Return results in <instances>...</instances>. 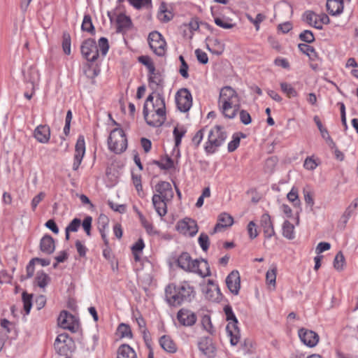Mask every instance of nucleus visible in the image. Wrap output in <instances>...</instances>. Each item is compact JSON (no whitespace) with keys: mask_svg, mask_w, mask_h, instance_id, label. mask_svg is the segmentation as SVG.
<instances>
[{"mask_svg":"<svg viewBox=\"0 0 358 358\" xmlns=\"http://www.w3.org/2000/svg\"><path fill=\"white\" fill-rule=\"evenodd\" d=\"M154 97L150 94L143 106V117L146 123L155 127L162 126L166 121V106L164 98L158 94L155 101Z\"/></svg>","mask_w":358,"mask_h":358,"instance_id":"f257e3e1","label":"nucleus"},{"mask_svg":"<svg viewBox=\"0 0 358 358\" xmlns=\"http://www.w3.org/2000/svg\"><path fill=\"white\" fill-rule=\"evenodd\" d=\"M196 295L192 282L184 280L178 285L169 284L165 289V296L170 306H177L185 302L192 301Z\"/></svg>","mask_w":358,"mask_h":358,"instance_id":"f03ea898","label":"nucleus"},{"mask_svg":"<svg viewBox=\"0 0 358 358\" xmlns=\"http://www.w3.org/2000/svg\"><path fill=\"white\" fill-rule=\"evenodd\" d=\"M218 106L225 117L234 118L241 107L240 98L235 90L230 86L222 87L220 92Z\"/></svg>","mask_w":358,"mask_h":358,"instance_id":"7ed1b4c3","label":"nucleus"},{"mask_svg":"<svg viewBox=\"0 0 358 358\" xmlns=\"http://www.w3.org/2000/svg\"><path fill=\"white\" fill-rule=\"evenodd\" d=\"M155 193L152 196V204L160 217L167 213V204L173 198L174 193L170 182L159 181L155 186Z\"/></svg>","mask_w":358,"mask_h":358,"instance_id":"20e7f679","label":"nucleus"},{"mask_svg":"<svg viewBox=\"0 0 358 358\" xmlns=\"http://www.w3.org/2000/svg\"><path fill=\"white\" fill-rule=\"evenodd\" d=\"M180 268L185 271L198 274L202 278L210 275V269L208 262L203 259H192L187 252L182 253L177 260Z\"/></svg>","mask_w":358,"mask_h":358,"instance_id":"39448f33","label":"nucleus"},{"mask_svg":"<svg viewBox=\"0 0 358 358\" xmlns=\"http://www.w3.org/2000/svg\"><path fill=\"white\" fill-rule=\"evenodd\" d=\"M227 137L224 127L217 125L208 130V138L204 146L205 151L208 154L214 153L225 141Z\"/></svg>","mask_w":358,"mask_h":358,"instance_id":"423d86ee","label":"nucleus"},{"mask_svg":"<svg viewBox=\"0 0 358 358\" xmlns=\"http://www.w3.org/2000/svg\"><path fill=\"white\" fill-rule=\"evenodd\" d=\"M228 324L226 327L227 336L229 338L231 345H236L241 339L240 330L238 327V320L230 306L224 308Z\"/></svg>","mask_w":358,"mask_h":358,"instance_id":"0eeeda50","label":"nucleus"},{"mask_svg":"<svg viewBox=\"0 0 358 358\" xmlns=\"http://www.w3.org/2000/svg\"><path fill=\"white\" fill-rule=\"evenodd\" d=\"M108 147L116 154H120L127 148V139L121 128H115L111 131L108 139Z\"/></svg>","mask_w":358,"mask_h":358,"instance_id":"6e6552de","label":"nucleus"},{"mask_svg":"<svg viewBox=\"0 0 358 358\" xmlns=\"http://www.w3.org/2000/svg\"><path fill=\"white\" fill-rule=\"evenodd\" d=\"M54 348L60 356H67L75 348L73 340L66 333L59 334L54 343Z\"/></svg>","mask_w":358,"mask_h":358,"instance_id":"1a4fd4ad","label":"nucleus"},{"mask_svg":"<svg viewBox=\"0 0 358 358\" xmlns=\"http://www.w3.org/2000/svg\"><path fill=\"white\" fill-rule=\"evenodd\" d=\"M58 325L64 329L76 332L79 327L78 319L66 310H62L57 319Z\"/></svg>","mask_w":358,"mask_h":358,"instance_id":"9d476101","label":"nucleus"},{"mask_svg":"<svg viewBox=\"0 0 358 358\" xmlns=\"http://www.w3.org/2000/svg\"><path fill=\"white\" fill-rule=\"evenodd\" d=\"M148 43L150 48L157 55L162 57L165 55L166 43L161 34L157 31L150 33Z\"/></svg>","mask_w":358,"mask_h":358,"instance_id":"9b49d317","label":"nucleus"},{"mask_svg":"<svg viewBox=\"0 0 358 358\" xmlns=\"http://www.w3.org/2000/svg\"><path fill=\"white\" fill-rule=\"evenodd\" d=\"M81 53L88 62H95L99 57V49L94 39L85 40L80 47Z\"/></svg>","mask_w":358,"mask_h":358,"instance_id":"f8f14e48","label":"nucleus"},{"mask_svg":"<svg viewBox=\"0 0 358 358\" xmlns=\"http://www.w3.org/2000/svg\"><path fill=\"white\" fill-rule=\"evenodd\" d=\"M176 101L178 110L181 112H187L192 105V97L190 92L186 88L178 91Z\"/></svg>","mask_w":358,"mask_h":358,"instance_id":"ddd939ff","label":"nucleus"},{"mask_svg":"<svg viewBox=\"0 0 358 358\" xmlns=\"http://www.w3.org/2000/svg\"><path fill=\"white\" fill-rule=\"evenodd\" d=\"M298 335L301 341L309 348L316 346L320 341V336L316 332L306 328L299 329Z\"/></svg>","mask_w":358,"mask_h":358,"instance_id":"4468645a","label":"nucleus"},{"mask_svg":"<svg viewBox=\"0 0 358 358\" xmlns=\"http://www.w3.org/2000/svg\"><path fill=\"white\" fill-rule=\"evenodd\" d=\"M176 229L180 233L189 236H193L198 232L196 221L187 217L179 221L177 223Z\"/></svg>","mask_w":358,"mask_h":358,"instance_id":"2eb2a0df","label":"nucleus"},{"mask_svg":"<svg viewBox=\"0 0 358 358\" xmlns=\"http://www.w3.org/2000/svg\"><path fill=\"white\" fill-rule=\"evenodd\" d=\"M228 289L234 295H238L241 289V276L237 270L232 271L226 278Z\"/></svg>","mask_w":358,"mask_h":358,"instance_id":"dca6fc26","label":"nucleus"},{"mask_svg":"<svg viewBox=\"0 0 358 358\" xmlns=\"http://www.w3.org/2000/svg\"><path fill=\"white\" fill-rule=\"evenodd\" d=\"M85 152V145L84 137L80 136L78 137L76 147L74 162L73 164V169L77 171L82 162L83 158Z\"/></svg>","mask_w":358,"mask_h":358,"instance_id":"f3484780","label":"nucleus"},{"mask_svg":"<svg viewBox=\"0 0 358 358\" xmlns=\"http://www.w3.org/2000/svg\"><path fill=\"white\" fill-rule=\"evenodd\" d=\"M199 350L209 358L216 355V348L213 341L209 338H202L198 343Z\"/></svg>","mask_w":358,"mask_h":358,"instance_id":"a211bd4d","label":"nucleus"},{"mask_svg":"<svg viewBox=\"0 0 358 358\" xmlns=\"http://www.w3.org/2000/svg\"><path fill=\"white\" fill-rule=\"evenodd\" d=\"M234 223V218L227 213H221L217 218V223L215 224L212 234L222 231L231 227Z\"/></svg>","mask_w":358,"mask_h":358,"instance_id":"6ab92c4d","label":"nucleus"},{"mask_svg":"<svg viewBox=\"0 0 358 358\" xmlns=\"http://www.w3.org/2000/svg\"><path fill=\"white\" fill-rule=\"evenodd\" d=\"M177 318L179 322L184 326H192L196 321V315L191 310L184 308L178 311Z\"/></svg>","mask_w":358,"mask_h":358,"instance_id":"aec40b11","label":"nucleus"},{"mask_svg":"<svg viewBox=\"0 0 358 358\" xmlns=\"http://www.w3.org/2000/svg\"><path fill=\"white\" fill-rule=\"evenodd\" d=\"M34 138L41 143H48L50 138V129L47 124L38 125L34 131Z\"/></svg>","mask_w":358,"mask_h":358,"instance_id":"412c9836","label":"nucleus"},{"mask_svg":"<svg viewBox=\"0 0 358 358\" xmlns=\"http://www.w3.org/2000/svg\"><path fill=\"white\" fill-rule=\"evenodd\" d=\"M117 31L119 33H124L130 29L132 22L129 17L124 14H120L117 17Z\"/></svg>","mask_w":358,"mask_h":358,"instance_id":"4be33fe9","label":"nucleus"},{"mask_svg":"<svg viewBox=\"0 0 358 358\" xmlns=\"http://www.w3.org/2000/svg\"><path fill=\"white\" fill-rule=\"evenodd\" d=\"M12 323L6 319L0 320V350L2 349L8 335L10 331Z\"/></svg>","mask_w":358,"mask_h":358,"instance_id":"5701e85b","label":"nucleus"},{"mask_svg":"<svg viewBox=\"0 0 358 358\" xmlns=\"http://www.w3.org/2000/svg\"><path fill=\"white\" fill-rule=\"evenodd\" d=\"M159 345L164 351L169 353H175L177 351V345L169 336H163L159 339Z\"/></svg>","mask_w":358,"mask_h":358,"instance_id":"b1692460","label":"nucleus"},{"mask_svg":"<svg viewBox=\"0 0 358 358\" xmlns=\"http://www.w3.org/2000/svg\"><path fill=\"white\" fill-rule=\"evenodd\" d=\"M326 6L329 14L339 15L343 10V0H327Z\"/></svg>","mask_w":358,"mask_h":358,"instance_id":"393cba45","label":"nucleus"},{"mask_svg":"<svg viewBox=\"0 0 358 358\" xmlns=\"http://www.w3.org/2000/svg\"><path fill=\"white\" fill-rule=\"evenodd\" d=\"M303 20L307 22L310 26H312L317 29H322V26L319 21V15L316 14L312 10H307L304 13Z\"/></svg>","mask_w":358,"mask_h":358,"instance_id":"a878e982","label":"nucleus"},{"mask_svg":"<svg viewBox=\"0 0 358 358\" xmlns=\"http://www.w3.org/2000/svg\"><path fill=\"white\" fill-rule=\"evenodd\" d=\"M260 222L266 236H272L274 234V229L270 215L267 213L263 214Z\"/></svg>","mask_w":358,"mask_h":358,"instance_id":"bb28decb","label":"nucleus"},{"mask_svg":"<svg viewBox=\"0 0 358 358\" xmlns=\"http://www.w3.org/2000/svg\"><path fill=\"white\" fill-rule=\"evenodd\" d=\"M117 358H137V355L131 347L122 344L117 349Z\"/></svg>","mask_w":358,"mask_h":358,"instance_id":"cd10ccee","label":"nucleus"},{"mask_svg":"<svg viewBox=\"0 0 358 358\" xmlns=\"http://www.w3.org/2000/svg\"><path fill=\"white\" fill-rule=\"evenodd\" d=\"M116 334L120 338L132 339L134 335L130 325L126 323H120L116 329Z\"/></svg>","mask_w":358,"mask_h":358,"instance_id":"c85d7f7f","label":"nucleus"},{"mask_svg":"<svg viewBox=\"0 0 358 358\" xmlns=\"http://www.w3.org/2000/svg\"><path fill=\"white\" fill-rule=\"evenodd\" d=\"M277 266L273 265L266 273V283L269 289L274 290L276 287Z\"/></svg>","mask_w":358,"mask_h":358,"instance_id":"c756f323","label":"nucleus"},{"mask_svg":"<svg viewBox=\"0 0 358 358\" xmlns=\"http://www.w3.org/2000/svg\"><path fill=\"white\" fill-rule=\"evenodd\" d=\"M144 248H131L132 255L135 262V266L137 267V264L139 266H143V263L148 262V257L143 255Z\"/></svg>","mask_w":358,"mask_h":358,"instance_id":"7c9ffc66","label":"nucleus"},{"mask_svg":"<svg viewBox=\"0 0 358 358\" xmlns=\"http://www.w3.org/2000/svg\"><path fill=\"white\" fill-rule=\"evenodd\" d=\"M152 163L162 170L175 169L173 160L168 155H166L161 161L154 160Z\"/></svg>","mask_w":358,"mask_h":358,"instance_id":"2f4dec72","label":"nucleus"},{"mask_svg":"<svg viewBox=\"0 0 358 358\" xmlns=\"http://www.w3.org/2000/svg\"><path fill=\"white\" fill-rule=\"evenodd\" d=\"M207 48L213 54L220 55L224 50V44L222 43L220 41L215 38L212 41L210 45L207 44Z\"/></svg>","mask_w":358,"mask_h":358,"instance_id":"473e14b6","label":"nucleus"},{"mask_svg":"<svg viewBox=\"0 0 358 358\" xmlns=\"http://www.w3.org/2000/svg\"><path fill=\"white\" fill-rule=\"evenodd\" d=\"M358 206V198H356L352 203L346 208L345 212L343 213L341 220L343 223V227L345 226L348 222L350 217L353 213L356 208Z\"/></svg>","mask_w":358,"mask_h":358,"instance_id":"72a5a7b5","label":"nucleus"},{"mask_svg":"<svg viewBox=\"0 0 358 358\" xmlns=\"http://www.w3.org/2000/svg\"><path fill=\"white\" fill-rule=\"evenodd\" d=\"M298 48L301 52L308 56L311 60H314L317 58V54L313 46L305 43H299L298 45Z\"/></svg>","mask_w":358,"mask_h":358,"instance_id":"f704fd0d","label":"nucleus"},{"mask_svg":"<svg viewBox=\"0 0 358 358\" xmlns=\"http://www.w3.org/2000/svg\"><path fill=\"white\" fill-rule=\"evenodd\" d=\"M24 78L27 82L31 83L32 90H34V82L38 78V71L35 68L31 66L27 73H24Z\"/></svg>","mask_w":358,"mask_h":358,"instance_id":"c9c22d12","label":"nucleus"},{"mask_svg":"<svg viewBox=\"0 0 358 358\" xmlns=\"http://www.w3.org/2000/svg\"><path fill=\"white\" fill-rule=\"evenodd\" d=\"M36 283L41 288H44L49 282V276L43 271H38L35 278Z\"/></svg>","mask_w":358,"mask_h":358,"instance_id":"e433bc0d","label":"nucleus"},{"mask_svg":"<svg viewBox=\"0 0 358 358\" xmlns=\"http://www.w3.org/2000/svg\"><path fill=\"white\" fill-rule=\"evenodd\" d=\"M206 134L208 135V129L206 127H203L196 131L192 139V142L195 148H198L199 146Z\"/></svg>","mask_w":358,"mask_h":358,"instance_id":"4c0bfd02","label":"nucleus"},{"mask_svg":"<svg viewBox=\"0 0 358 358\" xmlns=\"http://www.w3.org/2000/svg\"><path fill=\"white\" fill-rule=\"evenodd\" d=\"M294 227L291 222L287 220L285 221L282 225L283 236L288 239L294 238Z\"/></svg>","mask_w":358,"mask_h":358,"instance_id":"58836bf2","label":"nucleus"},{"mask_svg":"<svg viewBox=\"0 0 358 358\" xmlns=\"http://www.w3.org/2000/svg\"><path fill=\"white\" fill-rule=\"evenodd\" d=\"M201 325L208 333L213 334L215 333V329L212 324L210 317L209 315H204L201 318Z\"/></svg>","mask_w":358,"mask_h":358,"instance_id":"ea45409f","label":"nucleus"},{"mask_svg":"<svg viewBox=\"0 0 358 358\" xmlns=\"http://www.w3.org/2000/svg\"><path fill=\"white\" fill-rule=\"evenodd\" d=\"M81 29L84 31H87L92 34H94V27L92 22V18H91L90 15H85L84 16Z\"/></svg>","mask_w":358,"mask_h":358,"instance_id":"a19ab883","label":"nucleus"},{"mask_svg":"<svg viewBox=\"0 0 358 358\" xmlns=\"http://www.w3.org/2000/svg\"><path fill=\"white\" fill-rule=\"evenodd\" d=\"M62 48L66 55L71 54V36L67 31H64L62 35Z\"/></svg>","mask_w":358,"mask_h":358,"instance_id":"79ce46f5","label":"nucleus"},{"mask_svg":"<svg viewBox=\"0 0 358 358\" xmlns=\"http://www.w3.org/2000/svg\"><path fill=\"white\" fill-rule=\"evenodd\" d=\"M231 20L229 18L222 19L220 17H215V23L225 29H232L235 27V24L231 23Z\"/></svg>","mask_w":358,"mask_h":358,"instance_id":"37998d69","label":"nucleus"},{"mask_svg":"<svg viewBox=\"0 0 358 358\" xmlns=\"http://www.w3.org/2000/svg\"><path fill=\"white\" fill-rule=\"evenodd\" d=\"M287 199L293 203L295 207H299L301 201L299 199L298 190L295 187H292L291 191L287 195Z\"/></svg>","mask_w":358,"mask_h":358,"instance_id":"c03bdc74","label":"nucleus"},{"mask_svg":"<svg viewBox=\"0 0 358 358\" xmlns=\"http://www.w3.org/2000/svg\"><path fill=\"white\" fill-rule=\"evenodd\" d=\"M280 87L282 91L287 94L289 98L295 97L297 96V92L295 89L287 83H281Z\"/></svg>","mask_w":358,"mask_h":358,"instance_id":"a18cd8bd","label":"nucleus"},{"mask_svg":"<svg viewBox=\"0 0 358 358\" xmlns=\"http://www.w3.org/2000/svg\"><path fill=\"white\" fill-rule=\"evenodd\" d=\"M138 61L148 68L149 73H154V71H155V67L149 57L141 56L138 57Z\"/></svg>","mask_w":358,"mask_h":358,"instance_id":"49530a36","label":"nucleus"},{"mask_svg":"<svg viewBox=\"0 0 358 358\" xmlns=\"http://www.w3.org/2000/svg\"><path fill=\"white\" fill-rule=\"evenodd\" d=\"M330 248H316L315 253L317 255L315 258V266L314 269L315 271H317L320 267L321 266V260L323 257V256L320 255L322 252H324L325 250L329 249Z\"/></svg>","mask_w":358,"mask_h":358,"instance_id":"de8ad7c7","label":"nucleus"},{"mask_svg":"<svg viewBox=\"0 0 358 358\" xmlns=\"http://www.w3.org/2000/svg\"><path fill=\"white\" fill-rule=\"evenodd\" d=\"M299 38L301 41L307 43H311L315 41V36L313 32L310 30H304L299 34Z\"/></svg>","mask_w":358,"mask_h":358,"instance_id":"09e8293b","label":"nucleus"},{"mask_svg":"<svg viewBox=\"0 0 358 358\" xmlns=\"http://www.w3.org/2000/svg\"><path fill=\"white\" fill-rule=\"evenodd\" d=\"M345 265V258L341 252H339L335 257L334 266L337 270H342Z\"/></svg>","mask_w":358,"mask_h":358,"instance_id":"8fccbe9b","label":"nucleus"},{"mask_svg":"<svg viewBox=\"0 0 358 358\" xmlns=\"http://www.w3.org/2000/svg\"><path fill=\"white\" fill-rule=\"evenodd\" d=\"M186 132V130L183 128L179 129L178 127H175L173 130V135L175 137V146L178 147L181 143V139Z\"/></svg>","mask_w":358,"mask_h":358,"instance_id":"3c124183","label":"nucleus"},{"mask_svg":"<svg viewBox=\"0 0 358 358\" xmlns=\"http://www.w3.org/2000/svg\"><path fill=\"white\" fill-rule=\"evenodd\" d=\"M133 319L135 320L136 322L139 329L141 331H145L146 329V322L144 320V318L142 317L141 314L140 313H134L133 314Z\"/></svg>","mask_w":358,"mask_h":358,"instance_id":"603ef678","label":"nucleus"},{"mask_svg":"<svg viewBox=\"0 0 358 358\" xmlns=\"http://www.w3.org/2000/svg\"><path fill=\"white\" fill-rule=\"evenodd\" d=\"M240 136H238V134H235L233 136V140L230 141L228 144V151L231 152L236 150L240 144Z\"/></svg>","mask_w":358,"mask_h":358,"instance_id":"864d4df0","label":"nucleus"},{"mask_svg":"<svg viewBox=\"0 0 358 358\" xmlns=\"http://www.w3.org/2000/svg\"><path fill=\"white\" fill-rule=\"evenodd\" d=\"M92 217L87 216L85 217L83 222H81V225L87 236H90V231H91V228H92Z\"/></svg>","mask_w":358,"mask_h":358,"instance_id":"5fc2aeb1","label":"nucleus"},{"mask_svg":"<svg viewBox=\"0 0 358 358\" xmlns=\"http://www.w3.org/2000/svg\"><path fill=\"white\" fill-rule=\"evenodd\" d=\"M99 47L100 48L101 52L103 55H106L109 49V45L108 39L105 37H101L99 40Z\"/></svg>","mask_w":358,"mask_h":358,"instance_id":"6e6d98bb","label":"nucleus"},{"mask_svg":"<svg viewBox=\"0 0 358 358\" xmlns=\"http://www.w3.org/2000/svg\"><path fill=\"white\" fill-rule=\"evenodd\" d=\"M240 120L245 124L248 125L251 123L252 118L249 113L245 110H241L239 112Z\"/></svg>","mask_w":358,"mask_h":358,"instance_id":"4d7b16f0","label":"nucleus"},{"mask_svg":"<svg viewBox=\"0 0 358 358\" xmlns=\"http://www.w3.org/2000/svg\"><path fill=\"white\" fill-rule=\"evenodd\" d=\"M81 225V220L78 218H74L66 227L68 231L71 232H76L78 230L79 227Z\"/></svg>","mask_w":358,"mask_h":358,"instance_id":"13d9d810","label":"nucleus"},{"mask_svg":"<svg viewBox=\"0 0 358 358\" xmlns=\"http://www.w3.org/2000/svg\"><path fill=\"white\" fill-rule=\"evenodd\" d=\"M45 197V193L43 192H39L36 196H35L31 200V208L32 210L34 211L38 206V204Z\"/></svg>","mask_w":358,"mask_h":358,"instance_id":"bf43d9fd","label":"nucleus"},{"mask_svg":"<svg viewBox=\"0 0 358 358\" xmlns=\"http://www.w3.org/2000/svg\"><path fill=\"white\" fill-rule=\"evenodd\" d=\"M195 55L196 56L198 61L201 64H206L208 63V58L207 54L206 52H203L200 49H196L195 50Z\"/></svg>","mask_w":358,"mask_h":358,"instance_id":"052dcab7","label":"nucleus"},{"mask_svg":"<svg viewBox=\"0 0 358 358\" xmlns=\"http://www.w3.org/2000/svg\"><path fill=\"white\" fill-rule=\"evenodd\" d=\"M149 83H154L156 85H161L163 83V80L160 74L156 73L155 71H154V73H150Z\"/></svg>","mask_w":358,"mask_h":358,"instance_id":"680f3d73","label":"nucleus"},{"mask_svg":"<svg viewBox=\"0 0 358 358\" xmlns=\"http://www.w3.org/2000/svg\"><path fill=\"white\" fill-rule=\"evenodd\" d=\"M22 299L24 303V309L27 314L29 313L30 309L31 308V296L27 295L26 294H22Z\"/></svg>","mask_w":358,"mask_h":358,"instance_id":"e2e57ef3","label":"nucleus"},{"mask_svg":"<svg viewBox=\"0 0 358 358\" xmlns=\"http://www.w3.org/2000/svg\"><path fill=\"white\" fill-rule=\"evenodd\" d=\"M248 233L250 238H254L257 236V231L256 224L253 221H251L248 224Z\"/></svg>","mask_w":358,"mask_h":358,"instance_id":"0e129e2a","label":"nucleus"},{"mask_svg":"<svg viewBox=\"0 0 358 358\" xmlns=\"http://www.w3.org/2000/svg\"><path fill=\"white\" fill-rule=\"evenodd\" d=\"M40 246H55V241L51 236L45 235L41 238Z\"/></svg>","mask_w":358,"mask_h":358,"instance_id":"69168bd1","label":"nucleus"},{"mask_svg":"<svg viewBox=\"0 0 358 358\" xmlns=\"http://www.w3.org/2000/svg\"><path fill=\"white\" fill-rule=\"evenodd\" d=\"M317 164L315 161L310 157H307L305 159L303 166L308 170H314L317 167Z\"/></svg>","mask_w":358,"mask_h":358,"instance_id":"338daca9","label":"nucleus"},{"mask_svg":"<svg viewBox=\"0 0 358 358\" xmlns=\"http://www.w3.org/2000/svg\"><path fill=\"white\" fill-rule=\"evenodd\" d=\"M108 203L109 206L115 211L118 212L120 213H123L125 212L126 208L124 205H117L111 201H108Z\"/></svg>","mask_w":358,"mask_h":358,"instance_id":"774afa93","label":"nucleus"}]
</instances>
